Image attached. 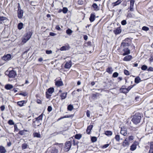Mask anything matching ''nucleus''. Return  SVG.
<instances>
[{
	"mask_svg": "<svg viewBox=\"0 0 153 153\" xmlns=\"http://www.w3.org/2000/svg\"><path fill=\"white\" fill-rule=\"evenodd\" d=\"M133 16L132 15L131 13L130 12L128 13L127 16V17L128 18H132Z\"/></svg>",
	"mask_w": 153,
	"mask_h": 153,
	"instance_id": "nucleus-52",
	"label": "nucleus"
},
{
	"mask_svg": "<svg viewBox=\"0 0 153 153\" xmlns=\"http://www.w3.org/2000/svg\"><path fill=\"white\" fill-rule=\"evenodd\" d=\"M127 139V138H126L123 142L122 145L123 147L125 148L127 146H128L129 145V142Z\"/></svg>",
	"mask_w": 153,
	"mask_h": 153,
	"instance_id": "nucleus-12",
	"label": "nucleus"
},
{
	"mask_svg": "<svg viewBox=\"0 0 153 153\" xmlns=\"http://www.w3.org/2000/svg\"><path fill=\"white\" fill-rule=\"evenodd\" d=\"M13 86L10 84L6 85L5 86V88L7 90H10L13 88Z\"/></svg>",
	"mask_w": 153,
	"mask_h": 153,
	"instance_id": "nucleus-31",
	"label": "nucleus"
},
{
	"mask_svg": "<svg viewBox=\"0 0 153 153\" xmlns=\"http://www.w3.org/2000/svg\"><path fill=\"white\" fill-rule=\"evenodd\" d=\"M92 7L94 8L95 10H99V7L96 3H93L92 5Z\"/></svg>",
	"mask_w": 153,
	"mask_h": 153,
	"instance_id": "nucleus-32",
	"label": "nucleus"
},
{
	"mask_svg": "<svg viewBox=\"0 0 153 153\" xmlns=\"http://www.w3.org/2000/svg\"><path fill=\"white\" fill-rule=\"evenodd\" d=\"M128 128L131 131H135L136 130V128L131 126H130Z\"/></svg>",
	"mask_w": 153,
	"mask_h": 153,
	"instance_id": "nucleus-45",
	"label": "nucleus"
},
{
	"mask_svg": "<svg viewBox=\"0 0 153 153\" xmlns=\"http://www.w3.org/2000/svg\"><path fill=\"white\" fill-rule=\"evenodd\" d=\"M104 134L106 136H111L112 134V132L111 131L107 130L104 131Z\"/></svg>",
	"mask_w": 153,
	"mask_h": 153,
	"instance_id": "nucleus-30",
	"label": "nucleus"
},
{
	"mask_svg": "<svg viewBox=\"0 0 153 153\" xmlns=\"http://www.w3.org/2000/svg\"><path fill=\"white\" fill-rule=\"evenodd\" d=\"M27 102V100H21L20 101V107H22L24 105V104H25Z\"/></svg>",
	"mask_w": 153,
	"mask_h": 153,
	"instance_id": "nucleus-35",
	"label": "nucleus"
},
{
	"mask_svg": "<svg viewBox=\"0 0 153 153\" xmlns=\"http://www.w3.org/2000/svg\"><path fill=\"white\" fill-rule=\"evenodd\" d=\"M122 31L120 27H118L115 28L113 32L116 35L120 34Z\"/></svg>",
	"mask_w": 153,
	"mask_h": 153,
	"instance_id": "nucleus-13",
	"label": "nucleus"
},
{
	"mask_svg": "<svg viewBox=\"0 0 153 153\" xmlns=\"http://www.w3.org/2000/svg\"><path fill=\"white\" fill-rule=\"evenodd\" d=\"M43 115V114L42 113L38 117L33 120L32 124L34 128H36V127L38 126L41 125V123L40 121L42 120Z\"/></svg>",
	"mask_w": 153,
	"mask_h": 153,
	"instance_id": "nucleus-2",
	"label": "nucleus"
},
{
	"mask_svg": "<svg viewBox=\"0 0 153 153\" xmlns=\"http://www.w3.org/2000/svg\"><path fill=\"white\" fill-rule=\"evenodd\" d=\"M77 94V92L76 90H74L72 92L71 94L73 96H74Z\"/></svg>",
	"mask_w": 153,
	"mask_h": 153,
	"instance_id": "nucleus-55",
	"label": "nucleus"
},
{
	"mask_svg": "<svg viewBox=\"0 0 153 153\" xmlns=\"http://www.w3.org/2000/svg\"><path fill=\"white\" fill-rule=\"evenodd\" d=\"M148 144L149 145L150 149H153V141L149 142Z\"/></svg>",
	"mask_w": 153,
	"mask_h": 153,
	"instance_id": "nucleus-39",
	"label": "nucleus"
},
{
	"mask_svg": "<svg viewBox=\"0 0 153 153\" xmlns=\"http://www.w3.org/2000/svg\"><path fill=\"white\" fill-rule=\"evenodd\" d=\"M122 2L121 0H117L115 2L112 3V5L113 7H114L117 5H119Z\"/></svg>",
	"mask_w": 153,
	"mask_h": 153,
	"instance_id": "nucleus-25",
	"label": "nucleus"
},
{
	"mask_svg": "<svg viewBox=\"0 0 153 153\" xmlns=\"http://www.w3.org/2000/svg\"><path fill=\"white\" fill-rule=\"evenodd\" d=\"M137 148V145L134 143L130 146V150L131 151L135 150Z\"/></svg>",
	"mask_w": 153,
	"mask_h": 153,
	"instance_id": "nucleus-27",
	"label": "nucleus"
},
{
	"mask_svg": "<svg viewBox=\"0 0 153 153\" xmlns=\"http://www.w3.org/2000/svg\"><path fill=\"white\" fill-rule=\"evenodd\" d=\"M36 101L38 104H41L42 103V101L40 99H37Z\"/></svg>",
	"mask_w": 153,
	"mask_h": 153,
	"instance_id": "nucleus-62",
	"label": "nucleus"
},
{
	"mask_svg": "<svg viewBox=\"0 0 153 153\" xmlns=\"http://www.w3.org/2000/svg\"><path fill=\"white\" fill-rule=\"evenodd\" d=\"M14 132H16V131H17L18 130V128L16 124L14 125Z\"/></svg>",
	"mask_w": 153,
	"mask_h": 153,
	"instance_id": "nucleus-60",
	"label": "nucleus"
},
{
	"mask_svg": "<svg viewBox=\"0 0 153 153\" xmlns=\"http://www.w3.org/2000/svg\"><path fill=\"white\" fill-rule=\"evenodd\" d=\"M58 150L55 147H52L49 151L48 153H58Z\"/></svg>",
	"mask_w": 153,
	"mask_h": 153,
	"instance_id": "nucleus-21",
	"label": "nucleus"
},
{
	"mask_svg": "<svg viewBox=\"0 0 153 153\" xmlns=\"http://www.w3.org/2000/svg\"><path fill=\"white\" fill-rule=\"evenodd\" d=\"M141 69L143 70H146L147 68V67L146 65H143L141 67Z\"/></svg>",
	"mask_w": 153,
	"mask_h": 153,
	"instance_id": "nucleus-51",
	"label": "nucleus"
},
{
	"mask_svg": "<svg viewBox=\"0 0 153 153\" xmlns=\"http://www.w3.org/2000/svg\"><path fill=\"white\" fill-rule=\"evenodd\" d=\"M141 81L140 78L139 76H137L134 79V82L135 83L137 84Z\"/></svg>",
	"mask_w": 153,
	"mask_h": 153,
	"instance_id": "nucleus-33",
	"label": "nucleus"
},
{
	"mask_svg": "<svg viewBox=\"0 0 153 153\" xmlns=\"http://www.w3.org/2000/svg\"><path fill=\"white\" fill-rule=\"evenodd\" d=\"M56 29L58 30H60L61 29L59 25H57L56 26Z\"/></svg>",
	"mask_w": 153,
	"mask_h": 153,
	"instance_id": "nucleus-64",
	"label": "nucleus"
},
{
	"mask_svg": "<svg viewBox=\"0 0 153 153\" xmlns=\"http://www.w3.org/2000/svg\"><path fill=\"white\" fill-rule=\"evenodd\" d=\"M119 74L117 72H114L112 75V77L114 78L117 77L118 76Z\"/></svg>",
	"mask_w": 153,
	"mask_h": 153,
	"instance_id": "nucleus-48",
	"label": "nucleus"
},
{
	"mask_svg": "<svg viewBox=\"0 0 153 153\" xmlns=\"http://www.w3.org/2000/svg\"><path fill=\"white\" fill-rule=\"evenodd\" d=\"M142 30L145 31H148L149 30L148 27L146 26H143L142 28Z\"/></svg>",
	"mask_w": 153,
	"mask_h": 153,
	"instance_id": "nucleus-47",
	"label": "nucleus"
},
{
	"mask_svg": "<svg viewBox=\"0 0 153 153\" xmlns=\"http://www.w3.org/2000/svg\"><path fill=\"white\" fill-rule=\"evenodd\" d=\"M16 72L13 70H12L9 72L8 76L10 78H13L16 76Z\"/></svg>",
	"mask_w": 153,
	"mask_h": 153,
	"instance_id": "nucleus-19",
	"label": "nucleus"
},
{
	"mask_svg": "<svg viewBox=\"0 0 153 153\" xmlns=\"http://www.w3.org/2000/svg\"><path fill=\"white\" fill-rule=\"evenodd\" d=\"M141 117L139 113H137L132 116L131 121L134 124L136 125L140 123Z\"/></svg>",
	"mask_w": 153,
	"mask_h": 153,
	"instance_id": "nucleus-3",
	"label": "nucleus"
},
{
	"mask_svg": "<svg viewBox=\"0 0 153 153\" xmlns=\"http://www.w3.org/2000/svg\"><path fill=\"white\" fill-rule=\"evenodd\" d=\"M45 52L46 54H49L52 53V52L51 50H46Z\"/></svg>",
	"mask_w": 153,
	"mask_h": 153,
	"instance_id": "nucleus-61",
	"label": "nucleus"
},
{
	"mask_svg": "<svg viewBox=\"0 0 153 153\" xmlns=\"http://www.w3.org/2000/svg\"><path fill=\"white\" fill-rule=\"evenodd\" d=\"M130 42L131 40L130 39L127 38L122 41L120 45L128 47Z\"/></svg>",
	"mask_w": 153,
	"mask_h": 153,
	"instance_id": "nucleus-7",
	"label": "nucleus"
},
{
	"mask_svg": "<svg viewBox=\"0 0 153 153\" xmlns=\"http://www.w3.org/2000/svg\"><path fill=\"white\" fill-rule=\"evenodd\" d=\"M67 109L68 110L71 111L73 109V105H69L68 106Z\"/></svg>",
	"mask_w": 153,
	"mask_h": 153,
	"instance_id": "nucleus-40",
	"label": "nucleus"
},
{
	"mask_svg": "<svg viewBox=\"0 0 153 153\" xmlns=\"http://www.w3.org/2000/svg\"><path fill=\"white\" fill-rule=\"evenodd\" d=\"M86 115L88 117H90V111L89 110H87L86 112Z\"/></svg>",
	"mask_w": 153,
	"mask_h": 153,
	"instance_id": "nucleus-63",
	"label": "nucleus"
},
{
	"mask_svg": "<svg viewBox=\"0 0 153 153\" xmlns=\"http://www.w3.org/2000/svg\"><path fill=\"white\" fill-rule=\"evenodd\" d=\"M32 33L29 31L24 34L22 39L21 44H24L26 43L31 38Z\"/></svg>",
	"mask_w": 153,
	"mask_h": 153,
	"instance_id": "nucleus-4",
	"label": "nucleus"
},
{
	"mask_svg": "<svg viewBox=\"0 0 153 153\" xmlns=\"http://www.w3.org/2000/svg\"><path fill=\"white\" fill-rule=\"evenodd\" d=\"M93 127V125L91 124L87 127L86 130V133L87 134H91V131L92 130Z\"/></svg>",
	"mask_w": 153,
	"mask_h": 153,
	"instance_id": "nucleus-16",
	"label": "nucleus"
},
{
	"mask_svg": "<svg viewBox=\"0 0 153 153\" xmlns=\"http://www.w3.org/2000/svg\"><path fill=\"white\" fill-rule=\"evenodd\" d=\"M62 10V12L64 13L65 14L67 13L68 10L67 8L66 7H63Z\"/></svg>",
	"mask_w": 153,
	"mask_h": 153,
	"instance_id": "nucleus-42",
	"label": "nucleus"
},
{
	"mask_svg": "<svg viewBox=\"0 0 153 153\" xmlns=\"http://www.w3.org/2000/svg\"><path fill=\"white\" fill-rule=\"evenodd\" d=\"M7 151L5 148L3 146H0V153H6Z\"/></svg>",
	"mask_w": 153,
	"mask_h": 153,
	"instance_id": "nucleus-29",
	"label": "nucleus"
},
{
	"mask_svg": "<svg viewBox=\"0 0 153 153\" xmlns=\"http://www.w3.org/2000/svg\"><path fill=\"white\" fill-rule=\"evenodd\" d=\"M27 145L26 143H24L22 145V149H26L27 148Z\"/></svg>",
	"mask_w": 153,
	"mask_h": 153,
	"instance_id": "nucleus-44",
	"label": "nucleus"
},
{
	"mask_svg": "<svg viewBox=\"0 0 153 153\" xmlns=\"http://www.w3.org/2000/svg\"><path fill=\"white\" fill-rule=\"evenodd\" d=\"M55 85L57 87H60L63 85V83L61 79L59 80L55 81Z\"/></svg>",
	"mask_w": 153,
	"mask_h": 153,
	"instance_id": "nucleus-14",
	"label": "nucleus"
},
{
	"mask_svg": "<svg viewBox=\"0 0 153 153\" xmlns=\"http://www.w3.org/2000/svg\"><path fill=\"white\" fill-rule=\"evenodd\" d=\"M120 133L124 136H126L127 135V129L126 127L123 126L121 128Z\"/></svg>",
	"mask_w": 153,
	"mask_h": 153,
	"instance_id": "nucleus-8",
	"label": "nucleus"
},
{
	"mask_svg": "<svg viewBox=\"0 0 153 153\" xmlns=\"http://www.w3.org/2000/svg\"><path fill=\"white\" fill-rule=\"evenodd\" d=\"M8 123L10 125H13L14 124V123L12 120H9Z\"/></svg>",
	"mask_w": 153,
	"mask_h": 153,
	"instance_id": "nucleus-53",
	"label": "nucleus"
},
{
	"mask_svg": "<svg viewBox=\"0 0 153 153\" xmlns=\"http://www.w3.org/2000/svg\"><path fill=\"white\" fill-rule=\"evenodd\" d=\"M20 95L25 97L24 99H26L28 97V93L26 91H21L20 92Z\"/></svg>",
	"mask_w": 153,
	"mask_h": 153,
	"instance_id": "nucleus-22",
	"label": "nucleus"
},
{
	"mask_svg": "<svg viewBox=\"0 0 153 153\" xmlns=\"http://www.w3.org/2000/svg\"><path fill=\"white\" fill-rule=\"evenodd\" d=\"M134 136L132 135H131L128 137V138H127V140L128 141H129V142L130 141L134 139Z\"/></svg>",
	"mask_w": 153,
	"mask_h": 153,
	"instance_id": "nucleus-41",
	"label": "nucleus"
},
{
	"mask_svg": "<svg viewBox=\"0 0 153 153\" xmlns=\"http://www.w3.org/2000/svg\"><path fill=\"white\" fill-rule=\"evenodd\" d=\"M52 107L51 106H48V108H47V111L49 112H50L51 111H52Z\"/></svg>",
	"mask_w": 153,
	"mask_h": 153,
	"instance_id": "nucleus-59",
	"label": "nucleus"
},
{
	"mask_svg": "<svg viewBox=\"0 0 153 153\" xmlns=\"http://www.w3.org/2000/svg\"><path fill=\"white\" fill-rule=\"evenodd\" d=\"M130 2V5L129 7L128 8L129 9V11H133L134 10V5L135 1L134 0H129Z\"/></svg>",
	"mask_w": 153,
	"mask_h": 153,
	"instance_id": "nucleus-9",
	"label": "nucleus"
},
{
	"mask_svg": "<svg viewBox=\"0 0 153 153\" xmlns=\"http://www.w3.org/2000/svg\"><path fill=\"white\" fill-rule=\"evenodd\" d=\"M128 47V46L120 45V46L117 49L119 54L123 56L130 54V50Z\"/></svg>",
	"mask_w": 153,
	"mask_h": 153,
	"instance_id": "nucleus-1",
	"label": "nucleus"
},
{
	"mask_svg": "<svg viewBox=\"0 0 153 153\" xmlns=\"http://www.w3.org/2000/svg\"><path fill=\"white\" fill-rule=\"evenodd\" d=\"M123 59V60L124 61H131L133 58L132 56L131 55L128 54Z\"/></svg>",
	"mask_w": 153,
	"mask_h": 153,
	"instance_id": "nucleus-11",
	"label": "nucleus"
},
{
	"mask_svg": "<svg viewBox=\"0 0 153 153\" xmlns=\"http://www.w3.org/2000/svg\"><path fill=\"white\" fill-rule=\"evenodd\" d=\"M115 138L117 141L119 142L120 140V135L118 134L116 135L115 136Z\"/></svg>",
	"mask_w": 153,
	"mask_h": 153,
	"instance_id": "nucleus-43",
	"label": "nucleus"
},
{
	"mask_svg": "<svg viewBox=\"0 0 153 153\" xmlns=\"http://www.w3.org/2000/svg\"><path fill=\"white\" fill-rule=\"evenodd\" d=\"M82 137V135L80 134H76L75 136V138L77 140L80 139Z\"/></svg>",
	"mask_w": 153,
	"mask_h": 153,
	"instance_id": "nucleus-36",
	"label": "nucleus"
},
{
	"mask_svg": "<svg viewBox=\"0 0 153 153\" xmlns=\"http://www.w3.org/2000/svg\"><path fill=\"white\" fill-rule=\"evenodd\" d=\"M121 24L122 25H124L127 24V22L126 20H124L122 21L121 22Z\"/></svg>",
	"mask_w": 153,
	"mask_h": 153,
	"instance_id": "nucleus-58",
	"label": "nucleus"
},
{
	"mask_svg": "<svg viewBox=\"0 0 153 153\" xmlns=\"http://www.w3.org/2000/svg\"><path fill=\"white\" fill-rule=\"evenodd\" d=\"M71 143L72 142H71V141L66 142L63 148V150L65 152H67L70 150L72 145Z\"/></svg>",
	"mask_w": 153,
	"mask_h": 153,
	"instance_id": "nucleus-5",
	"label": "nucleus"
},
{
	"mask_svg": "<svg viewBox=\"0 0 153 153\" xmlns=\"http://www.w3.org/2000/svg\"><path fill=\"white\" fill-rule=\"evenodd\" d=\"M73 32V31L70 29H68L66 30V33L68 35H71V33Z\"/></svg>",
	"mask_w": 153,
	"mask_h": 153,
	"instance_id": "nucleus-38",
	"label": "nucleus"
},
{
	"mask_svg": "<svg viewBox=\"0 0 153 153\" xmlns=\"http://www.w3.org/2000/svg\"><path fill=\"white\" fill-rule=\"evenodd\" d=\"M91 140L92 142H94L97 140V138L96 137H93L91 138Z\"/></svg>",
	"mask_w": 153,
	"mask_h": 153,
	"instance_id": "nucleus-49",
	"label": "nucleus"
},
{
	"mask_svg": "<svg viewBox=\"0 0 153 153\" xmlns=\"http://www.w3.org/2000/svg\"><path fill=\"white\" fill-rule=\"evenodd\" d=\"M84 45L85 47L91 46V42L88 41L87 42L85 43Z\"/></svg>",
	"mask_w": 153,
	"mask_h": 153,
	"instance_id": "nucleus-37",
	"label": "nucleus"
},
{
	"mask_svg": "<svg viewBox=\"0 0 153 153\" xmlns=\"http://www.w3.org/2000/svg\"><path fill=\"white\" fill-rule=\"evenodd\" d=\"M126 86L125 85H123L122 87L120 89V91L121 93L126 94L128 92L127 88H126Z\"/></svg>",
	"mask_w": 153,
	"mask_h": 153,
	"instance_id": "nucleus-15",
	"label": "nucleus"
},
{
	"mask_svg": "<svg viewBox=\"0 0 153 153\" xmlns=\"http://www.w3.org/2000/svg\"><path fill=\"white\" fill-rule=\"evenodd\" d=\"M7 19V18L5 17L1 16L0 17V22H2L6 20Z\"/></svg>",
	"mask_w": 153,
	"mask_h": 153,
	"instance_id": "nucleus-46",
	"label": "nucleus"
},
{
	"mask_svg": "<svg viewBox=\"0 0 153 153\" xmlns=\"http://www.w3.org/2000/svg\"><path fill=\"white\" fill-rule=\"evenodd\" d=\"M2 58L4 61H7L12 59V56L10 54H7L4 55Z\"/></svg>",
	"mask_w": 153,
	"mask_h": 153,
	"instance_id": "nucleus-10",
	"label": "nucleus"
},
{
	"mask_svg": "<svg viewBox=\"0 0 153 153\" xmlns=\"http://www.w3.org/2000/svg\"><path fill=\"white\" fill-rule=\"evenodd\" d=\"M109 145H110V144H105L102 146V149L106 148L107 147H108L109 146Z\"/></svg>",
	"mask_w": 153,
	"mask_h": 153,
	"instance_id": "nucleus-56",
	"label": "nucleus"
},
{
	"mask_svg": "<svg viewBox=\"0 0 153 153\" xmlns=\"http://www.w3.org/2000/svg\"><path fill=\"white\" fill-rule=\"evenodd\" d=\"M113 70L111 67H108L106 68V72L109 74H111L113 71Z\"/></svg>",
	"mask_w": 153,
	"mask_h": 153,
	"instance_id": "nucleus-26",
	"label": "nucleus"
},
{
	"mask_svg": "<svg viewBox=\"0 0 153 153\" xmlns=\"http://www.w3.org/2000/svg\"><path fill=\"white\" fill-rule=\"evenodd\" d=\"M72 65V63L71 61H69L67 62L64 66L65 68L69 69L70 68Z\"/></svg>",
	"mask_w": 153,
	"mask_h": 153,
	"instance_id": "nucleus-20",
	"label": "nucleus"
},
{
	"mask_svg": "<svg viewBox=\"0 0 153 153\" xmlns=\"http://www.w3.org/2000/svg\"><path fill=\"white\" fill-rule=\"evenodd\" d=\"M23 11L22 10H20V19L22 18L23 16Z\"/></svg>",
	"mask_w": 153,
	"mask_h": 153,
	"instance_id": "nucleus-57",
	"label": "nucleus"
},
{
	"mask_svg": "<svg viewBox=\"0 0 153 153\" xmlns=\"http://www.w3.org/2000/svg\"><path fill=\"white\" fill-rule=\"evenodd\" d=\"M54 88L53 87H51L48 89L45 93L46 98L47 99H50L51 97V95L49 94H52L54 92Z\"/></svg>",
	"mask_w": 153,
	"mask_h": 153,
	"instance_id": "nucleus-6",
	"label": "nucleus"
},
{
	"mask_svg": "<svg viewBox=\"0 0 153 153\" xmlns=\"http://www.w3.org/2000/svg\"><path fill=\"white\" fill-rule=\"evenodd\" d=\"M124 73L125 75H130V73L129 71L126 70H124Z\"/></svg>",
	"mask_w": 153,
	"mask_h": 153,
	"instance_id": "nucleus-50",
	"label": "nucleus"
},
{
	"mask_svg": "<svg viewBox=\"0 0 153 153\" xmlns=\"http://www.w3.org/2000/svg\"><path fill=\"white\" fill-rule=\"evenodd\" d=\"M77 3L79 5H81L83 4V1L82 0H78Z\"/></svg>",
	"mask_w": 153,
	"mask_h": 153,
	"instance_id": "nucleus-54",
	"label": "nucleus"
},
{
	"mask_svg": "<svg viewBox=\"0 0 153 153\" xmlns=\"http://www.w3.org/2000/svg\"><path fill=\"white\" fill-rule=\"evenodd\" d=\"M101 95V94L99 93L96 92L95 94H93L91 95V98L93 99H95L97 98V97Z\"/></svg>",
	"mask_w": 153,
	"mask_h": 153,
	"instance_id": "nucleus-23",
	"label": "nucleus"
},
{
	"mask_svg": "<svg viewBox=\"0 0 153 153\" xmlns=\"http://www.w3.org/2000/svg\"><path fill=\"white\" fill-rule=\"evenodd\" d=\"M69 49V47L67 46H63L60 49L61 51H66L68 50Z\"/></svg>",
	"mask_w": 153,
	"mask_h": 153,
	"instance_id": "nucleus-34",
	"label": "nucleus"
},
{
	"mask_svg": "<svg viewBox=\"0 0 153 153\" xmlns=\"http://www.w3.org/2000/svg\"><path fill=\"white\" fill-rule=\"evenodd\" d=\"M29 133L28 131L24 129L23 130L20 131V135H25Z\"/></svg>",
	"mask_w": 153,
	"mask_h": 153,
	"instance_id": "nucleus-24",
	"label": "nucleus"
},
{
	"mask_svg": "<svg viewBox=\"0 0 153 153\" xmlns=\"http://www.w3.org/2000/svg\"><path fill=\"white\" fill-rule=\"evenodd\" d=\"M95 19V15L94 13H91L89 18V20L91 22H94Z\"/></svg>",
	"mask_w": 153,
	"mask_h": 153,
	"instance_id": "nucleus-18",
	"label": "nucleus"
},
{
	"mask_svg": "<svg viewBox=\"0 0 153 153\" xmlns=\"http://www.w3.org/2000/svg\"><path fill=\"white\" fill-rule=\"evenodd\" d=\"M67 92H65L62 93L59 95L60 99L61 100H63L64 99H65L67 97Z\"/></svg>",
	"mask_w": 153,
	"mask_h": 153,
	"instance_id": "nucleus-17",
	"label": "nucleus"
},
{
	"mask_svg": "<svg viewBox=\"0 0 153 153\" xmlns=\"http://www.w3.org/2000/svg\"><path fill=\"white\" fill-rule=\"evenodd\" d=\"M33 136L34 137H37V138H41V135L40 134L39 132H34L33 134Z\"/></svg>",
	"mask_w": 153,
	"mask_h": 153,
	"instance_id": "nucleus-28",
	"label": "nucleus"
}]
</instances>
